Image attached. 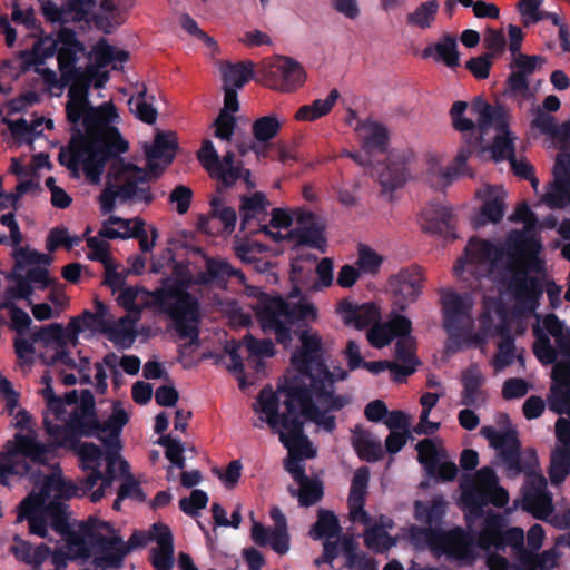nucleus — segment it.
Returning a JSON list of instances; mask_svg holds the SVG:
<instances>
[{"instance_id": "nucleus-57", "label": "nucleus", "mask_w": 570, "mask_h": 570, "mask_svg": "<svg viewBox=\"0 0 570 570\" xmlns=\"http://www.w3.org/2000/svg\"><path fill=\"white\" fill-rule=\"evenodd\" d=\"M543 202L550 208H564L570 205V181L556 179L550 184L543 196Z\"/></svg>"}, {"instance_id": "nucleus-49", "label": "nucleus", "mask_w": 570, "mask_h": 570, "mask_svg": "<svg viewBox=\"0 0 570 570\" xmlns=\"http://www.w3.org/2000/svg\"><path fill=\"white\" fill-rule=\"evenodd\" d=\"M137 337V331L132 321L121 318L117 323L109 321V342L118 350H127L132 346Z\"/></svg>"}, {"instance_id": "nucleus-46", "label": "nucleus", "mask_w": 570, "mask_h": 570, "mask_svg": "<svg viewBox=\"0 0 570 570\" xmlns=\"http://www.w3.org/2000/svg\"><path fill=\"white\" fill-rule=\"evenodd\" d=\"M342 534V528L334 512L320 509L317 520L309 530L313 540L332 539Z\"/></svg>"}, {"instance_id": "nucleus-29", "label": "nucleus", "mask_w": 570, "mask_h": 570, "mask_svg": "<svg viewBox=\"0 0 570 570\" xmlns=\"http://www.w3.org/2000/svg\"><path fill=\"white\" fill-rule=\"evenodd\" d=\"M232 277L237 278L240 284H245V274L222 258H207L205 272L198 276L200 284H215L218 287H225Z\"/></svg>"}, {"instance_id": "nucleus-48", "label": "nucleus", "mask_w": 570, "mask_h": 570, "mask_svg": "<svg viewBox=\"0 0 570 570\" xmlns=\"http://www.w3.org/2000/svg\"><path fill=\"white\" fill-rule=\"evenodd\" d=\"M146 292L138 287H127L118 295L117 302L124 309L138 318L145 307H153L151 304H146V302H151V295L145 294Z\"/></svg>"}, {"instance_id": "nucleus-33", "label": "nucleus", "mask_w": 570, "mask_h": 570, "mask_svg": "<svg viewBox=\"0 0 570 570\" xmlns=\"http://www.w3.org/2000/svg\"><path fill=\"white\" fill-rule=\"evenodd\" d=\"M491 501V492L474 482L463 485L462 502L469 511V515L475 519L487 518L492 510L485 513V507Z\"/></svg>"}, {"instance_id": "nucleus-45", "label": "nucleus", "mask_w": 570, "mask_h": 570, "mask_svg": "<svg viewBox=\"0 0 570 570\" xmlns=\"http://www.w3.org/2000/svg\"><path fill=\"white\" fill-rule=\"evenodd\" d=\"M268 206V199L261 191H256L250 196H243L240 204V230L247 232L252 220L256 219L258 215H264Z\"/></svg>"}, {"instance_id": "nucleus-38", "label": "nucleus", "mask_w": 570, "mask_h": 570, "mask_svg": "<svg viewBox=\"0 0 570 570\" xmlns=\"http://www.w3.org/2000/svg\"><path fill=\"white\" fill-rule=\"evenodd\" d=\"M259 322L265 332L272 331L275 334L276 342L282 344L284 347L291 345L293 337L289 324L284 320L282 315L276 314L271 306H266L261 315Z\"/></svg>"}, {"instance_id": "nucleus-15", "label": "nucleus", "mask_w": 570, "mask_h": 570, "mask_svg": "<svg viewBox=\"0 0 570 570\" xmlns=\"http://www.w3.org/2000/svg\"><path fill=\"white\" fill-rule=\"evenodd\" d=\"M104 334H107V306L97 301L95 312L86 309L81 315L72 317L63 327L61 335L63 350L77 347L80 335L85 338H94Z\"/></svg>"}, {"instance_id": "nucleus-9", "label": "nucleus", "mask_w": 570, "mask_h": 570, "mask_svg": "<svg viewBox=\"0 0 570 570\" xmlns=\"http://www.w3.org/2000/svg\"><path fill=\"white\" fill-rule=\"evenodd\" d=\"M31 417L24 410L14 414V426L19 429L12 440L7 441L0 452V485L10 487V479L22 476L29 471L28 460L46 463L53 453L52 442L43 444L30 426Z\"/></svg>"}, {"instance_id": "nucleus-1", "label": "nucleus", "mask_w": 570, "mask_h": 570, "mask_svg": "<svg viewBox=\"0 0 570 570\" xmlns=\"http://www.w3.org/2000/svg\"><path fill=\"white\" fill-rule=\"evenodd\" d=\"M78 495V488L62 478L59 468L35 481V489L18 505L17 521L27 520L30 533L46 538L48 529L65 537L66 551H51L52 570H63L67 560H90L82 570H107V528L104 522L89 519L76 527L68 522L66 502Z\"/></svg>"}, {"instance_id": "nucleus-19", "label": "nucleus", "mask_w": 570, "mask_h": 570, "mask_svg": "<svg viewBox=\"0 0 570 570\" xmlns=\"http://www.w3.org/2000/svg\"><path fill=\"white\" fill-rule=\"evenodd\" d=\"M82 50L76 35L70 30H61L57 40H52L49 48L45 52V57H52L57 53V60L61 77L69 81L78 76L76 63L78 53Z\"/></svg>"}, {"instance_id": "nucleus-2", "label": "nucleus", "mask_w": 570, "mask_h": 570, "mask_svg": "<svg viewBox=\"0 0 570 570\" xmlns=\"http://www.w3.org/2000/svg\"><path fill=\"white\" fill-rule=\"evenodd\" d=\"M47 387L43 397L47 411L43 414V424L56 448L73 450L79 456L83 470L89 471L85 479V489L91 490L98 481L99 488L91 493V501H99L107 487V478L99 470L107 461V452L94 443L80 442L82 436H97L102 445L107 446V423H101L96 414L95 399L89 391H82L80 400L76 391L68 392L65 400L56 397L53 389L49 386L50 377H43Z\"/></svg>"}, {"instance_id": "nucleus-30", "label": "nucleus", "mask_w": 570, "mask_h": 570, "mask_svg": "<svg viewBox=\"0 0 570 570\" xmlns=\"http://www.w3.org/2000/svg\"><path fill=\"white\" fill-rule=\"evenodd\" d=\"M493 335L500 336V341L497 344V353L493 356L492 365L495 372H501L512 365L515 360V340L505 320L494 327Z\"/></svg>"}, {"instance_id": "nucleus-34", "label": "nucleus", "mask_w": 570, "mask_h": 570, "mask_svg": "<svg viewBox=\"0 0 570 570\" xmlns=\"http://www.w3.org/2000/svg\"><path fill=\"white\" fill-rule=\"evenodd\" d=\"M472 112L478 115V125H475V136H480L483 139V135L487 134L491 126H495L497 129H505L508 126L504 120L503 111L499 108H493L490 104L478 99L472 104Z\"/></svg>"}, {"instance_id": "nucleus-13", "label": "nucleus", "mask_w": 570, "mask_h": 570, "mask_svg": "<svg viewBox=\"0 0 570 570\" xmlns=\"http://www.w3.org/2000/svg\"><path fill=\"white\" fill-rule=\"evenodd\" d=\"M543 327H533L534 356L542 365L566 363L570 366V328L553 313L544 316Z\"/></svg>"}, {"instance_id": "nucleus-21", "label": "nucleus", "mask_w": 570, "mask_h": 570, "mask_svg": "<svg viewBox=\"0 0 570 570\" xmlns=\"http://www.w3.org/2000/svg\"><path fill=\"white\" fill-rule=\"evenodd\" d=\"M443 327L450 336L458 334L470 321L471 303L452 289L441 291Z\"/></svg>"}, {"instance_id": "nucleus-64", "label": "nucleus", "mask_w": 570, "mask_h": 570, "mask_svg": "<svg viewBox=\"0 0 570 570\" xmlns=\"http://www.w3.org/2000/svg\"><path fill=\"white\" fill-rule=\"evenodd\" d=\"M134 4L135 0H109V35L126 22Z\"/></svg>"}, {"instance_id": "nucleus-24", "label": "nucleus", "mask_w": 570, "mask_h": 570, "mask_svg": "<svg viewBox=\"0 0 570 570\" xmlns=\"http://www.w3.org/2000/svg\"><path fill=\"white\" fill-rule=\"evenodd\" d=\"M368 481L370 469L367 466L358 468L353 475L347 499L351 520L363 525L371 523V517L364 509Z\"/></svg>"}, {"instance_id": "nucleus-40", "label": "nucleus", "mask_w": 570, "mask_h": 570, "mask_svg": "<svg viewBox=\"0 0 570 570\" xmlns=\"http://www.w3.org/2000/svg\"><path fill=\"white\" fill-rule=\"evenodd\" d=\"M11 552L18 560L31 566L36 570H38L50 556V549L45 543L33 547L28 541L17 538L14 539V544L11 547Z\"/></svg>"}, {"instance_id": "nucleus-22", "label": "nucleus", "mask_w": 570, "mask_h": 570, "mask_svg": "<svg viewBox=\"0 0 570 570\" xmlns=\"http://www.w3.org/2000/svg\"><path fill=\"white\" fill-rule=\"evenodd\" d=\"M547 404L551 412L570 414V366L556 363L551 370V384L547 395Z\"/></svg>"}, {"instance_id": "nucleus-26", "label": "nucleus", "mask_w": 570, "mask_h": 570, "mask_svg": "<svg viewBox=\"0 0 570 570\" xmlns=\"http://www.w3.org/2000/svg\"><path fill=\"white\" fill-rule=\"evenodd\" d=\"M274 87L284 92H291L302 87L306 73L298 61L289 57H278L271 71Z\"/></svg>"}, {"instance_id": "nucleus-60", "label": "nucleus", "mask_w": 570, "mask_h": 570, "mask_svg": "<svg viewBox=\"0 0 570 570\" xmlns=\"http://www.w3.org/2000/svg\"><path fill=\"white\" fill-rule=\"evenodd\" d=\"M244 348L247 353L246 358L272 357L275 355L274 343L271 338L257 340L250 333L243 337Z\"/></svg>"}, {"instance_id": "nucleus-20", "label": "nucleus", "mask_w": 570, "mask_h": 570, "mask_svg": "<svg viewBox=\"0 0 570 570\" xmlns=\"http://www.w3.org/2000/svg\"><path fill=\"white\" fill-rule=\"evenodd\" d=\"M285 239L292 243V248L295 250L301 247H309L325 253L327 247L324 226L315 220L313 213L302 217L298 225L288 230Z\"/></svg>"}, {"instance_id": "nucleus-5", "label": "nucleus", "mask_w": 570, "mask_h": 570, "mask_svg": "<svg viewBox=\"0 0 570 570\" xmlns=\"http://www.w3.org/2000/svg\"><path fill=\"white\" fill-rule=\"evenodd\" d=\"M72 125L71 139L61 149L59 161L76 176L83 170L86 179L98 185L107 165V102L94 108L85 86L72 85L66 105Z\"/></svg>"}, {"instance_id": "nucleus-11", "label": "nucleus", "mask_w": 570, "mask_h": 570, "mask_svg": "<svg viewBox=\"0 0 570 570\" xmlns=\"http://www.w3.org/2000/svg\"><path fill=\"white\" fill-rule=\"evenodd\" d=\"M541 247L540 240L525 232H514L508 237L507 255L512 262L510 268L514 269L513 263L522 266L515 272L512 279V288L519 298L535 302L542 295L539 279L528 276V272L540 273L543 271L544 263L539 257Z\"/></svg>"}, {"instance_id": "nucleus-56", "label": "nucleus", "mask_w": 570, "mask_h": 570, "mask_svg": "<svg viewBox=\"0 0 570 570\" xmlns=\"http://www.w3.org/2000/svg\"><path fill=\"white\" fill-rule=\"evenodd\" d=\"M282 126L275 115H267L257 118L252 125L254 138L259 142H267L275 138Z\"/></svg>"}, {"instance_id": "nucleus-27", "label": "nucleus", "mask_w": 570, "mask_h": 570, "mask_svg": "<svg viewBox=\"0 0 570 570\" xmlns=\"http://www.w3.org/2000/svg\"><path fill=\"white\" fill-rule=\"evenodd\" d=\"M411 158L410 153L402 151L401 154H392L387 163L381 165L379 184L383 193H393L405 184L409 176L406 165Z\"/></svg>"}, {"instance_id": "nucleus-59", "label": "nucleus", "mask_w": 570, "mask_h": 570, "mask_svg": "<svg viewBox=\"0 0 570 570\" xmlns=\"http://www.w3.org/2000/svg\"><path fill=\"white\" fill-rule=\"evenodd\" d=\"M503 95L509 99L522 98L528 100L533 97L528 78L515 71L507 78Z\"/></svg>"}, {"instance_id": "nucleus-42", "label": "nucleus", "mask_w": 570, "mask_h": 570, "mask_svg": "<svg viewBox=\"0 0 570 570\" xmlns=\"http://www.w3.org/2000/svg\"><path fill=\"white\" fill-rule=\"evenodd\" d=\"M45 126L51 129L53 127L52 120H46L43 117H38L30 122L24 118L9 122L11 134L17 139L29 144L42 135Z\"/></svg>"}, {"instance_id": "nucleus-31", "label": "nucleus", "mask_w": 570, "mask_h": 570, "mask_svg": "<svg viewBox=\"0 0 570 570\" xmlns=\"http://www.w3.org/2000/svg\"><path fill=\"white\" fill-rule=\"evenodd\" d=\"M268 306L276 311V314L282 315L284 320L292 325L298 322L315 321L317 318V308L305 298H301L296 303L277 298Z\"/></svg>"}, {"instance_id": "nucleus-7", "label": "nucleus", "mask_w": 570, "mask_h": 570, "mask_svg": "<svg viewBox=\"0 0 570 570\" xmlns=\"http://www.w3.org/2000/svg\"><path fill=\"white\" fill-rule=\"evenodd\" d=\"M480 433L498 451L509 476H517L522 472L529 473L523 490L522 509L538 520L547 519L553 511L552 497L548 491L546 478L532 473L538 463L535 450L529 449L527 459L522 460L521 443L514 429L500 432L489 425L483 426Z\"/></svg>"}, {"instance_id": "nucleus-23", "label": "nucleus", "mask_w": 570, "mask_h": 570, "mask_svg": "<svg viewBox=\"0 0 570 570\" xmlns=\"http://www.w3.org/2000/svg\"><path fill=\"white\" fill-rule=\"evenodd\" d=\"M421 226L425 233L444 239L455 240V224L452 208L440 204H430L421 213Z\"/></svg>"}, {"instance_id": "nucleus-54", "label": "nucleus", "mask_w": 570, "mask_h": 570, "mask_svg": "<svg viewBox=\"0 0 570 570\" xmlns=\"http://www.w3.org/2000/svg\"><path fill=\"white\" fill-rule=\"evenodd\" d=\"M154 99V95L147 94L146 85L141 83L140 88L136 91L135 109L130 107L136 118L148 125L155 124L158 116L157 109L151 104Z\"/></svg>"}, {"instance_id": "nucleus-17", "label": "nucleus", "mask_w": 570, "mask_h": 570, "mask_svg": "<svg viewBox=\"0 0 570 570\" xmlns=\"http://www.w3.org/2000/svg\"><path fill=\"white\" fill-rule=\"evenodd\" d=\"M423 272L416 265L401 268L389 279L394 297V306L399 312H405L407 306L417 301L423 289Z\"/></svg>"}, {"instance_id": "nucleus-14", "label": "nucleus", "mask_w": 570, "mask_h": 570, "mask_svg": "<svg viewBox=\"0 0 570 570\" xmlns=\"http://www.w3.org/2000/svg\"><path fill=\"white\" fill-rule=\"evenodd\" d=\"M466 109L468 104L461 100L455 101L450 109L453 128L463 132L464 144L460 147L454 158L455 166L448 167L442 171V177L446 183H451L458 176V169L464 166L469 157L481 148L482 145V138L475 136V122L464 117Z\"/></svg>"}, {"instance_id": "nucleus-62", "label": "nucleus", "mask_w": 570, "mask_h": 570, "mask_svg": "<svg viewBox=\"0 0 570 570\" xmlns=\"http://www.w3.org/2000/svg\"><path fill=\"white\" fill-rule=\"evenodd\" d=\"M499 131L501 132L494 137L493 142L490 147L492 158L495 161L504 159L510 160L515 156V150L513 140L510 137V131L508 130V126L505 127V129H499Z\"/></svg>"}, {"instance_id": "nucleus-28", "label": "nucleus", "mask_w": 570, "mask_h": 570, "mask_svg": "<svg viewBox=\"0 0 570 570\" xmlns=\"http://www.w3.org/2000/svg\"><path fill=\"white\" fill-rule=\"evenodd\" d=\"M361 136V146L364 154H384L389 147L390 135L387 128L377 121L364 120L355 128Z\"/></svg>"}, {"instance_id": "nucleus-53", "label": "nucleus", "mask_w": 570, "mask_h": 570, "mask_svg": "<svg viewBox=\"0 0 570 570\" xmlns=\"http://www.w3.org/2000/svg\"><path fill=\"white\" fill-rule=\"evenodd\" d=\"M299 490H295L293 487L288 488L289 493L293 497L298 498V502L302 507H311L317 503L323 494V484L320 480H313L308 476L297 482Z\"/></svg>"}, {"instance_id": "nucleus-12", "label": "nucleus", "mask_w": 570, "mask_h": 570, "mask_svg": "<svg viewBox=\"0 0 570 570\" xmlns=\"http://www.w3.org/2000/svg\"><path fill=\"white\" fill-rule=\"evenodd\" d=\"M301 350L291 357V364L296 374L285 380L281 386H295L296 384L313 385L325 381L345 380L347 372L343 371L338 377L328 370L322 356V342L318 335L308 334L307 331L301 334Z\"/></svg>"}, {"instance_id": "nucleus-50", "label": "nucleus", "mask_w": 570, "mask_h": 570, "mask_svg": "<svg viewBox=\"0 0 570 570\" xmlns=\"http://www.w3.org/2000/svg\"><path fill=\"white\" fill-rule=\"evenodd\" d=\"M254 63L252 61H240L237 63H227L223 70L224 86L235 89L243 88L254 76Z\"/></svg>"}, {"instance_id": "nucleus-41", "label": "nucleus", "mask_w": 570, "mask_h": 570, "mask_svg": "<svg viewBox=\"0 0 570 570\" xmlns=\"http://www.w3.org/2000/svg\"><path fill=\"white\" fill-rule=\"evenodd\" d=\"M357 550L358 542L353 537L342 538V554L345 558V567L348 570H377V561L365 553H358Z\"/></svg>"}, {"instance_id": "nucleus-6", "label": "nucleus", "mask_w": 570, "mask_h": 570, "mask_svg": "<svg viewBox=\"0 0 570 570\" xmlns=\"http://www.w3.org/2000/svg\"><path fill=\"white\" fill-rule=\"evenodd\" d=\"M62 332L63 326L61 324L52 323L31 333L17 334L14 351L20 365H30L36 353H39L42 362L50 366V370L41 377L45 384L42 391L47 387V383L43 381L46 375H49V386L52 389L53 375H57L66 386H71L77 383H92V374L95 373L97 386L104 392L106 389L104 364H107V355L101 358V362L95 363L94 367L88 357H72L70 351L63 350Z\"/></svg>"}, {"instance_id": "nucleus-18", "label": "nucleus", "mask_w": 570, "mask_h": 570, "mask_svg": "<svg viewBox=\"0 0 570 570\" xmlns=\"http://www.w3.org/2000/svg\"><path fill=\"white\" fill-rule=\"evenodd\" d=\"M421 531L431 546L440 547L455 559H465L472 556L474 538L461 528L449 532L439 528H424Z\"/></svg>"}, {"instance_id": "nucleus-55", "label": "nucleus", "mask_w": 570, "mask_h": 570, "mask_svg": "<svg viewBox=\"0 0 570 570\" xmlns=\"http://www.w3.org/2000/svg\"><path fill=\"white\" fill-rule=\"evenodd\" d=\"M13 247V258L18 268H31L40 265H50L51 257L48 254L40 253L29 246L11 245Z\"/></svg>"}, {"instance_id": "nucleus-16", "label": "nucleus", "mask_w": 570, "mask_h": 570, "mask_svg": "<svg viewBox=\"0 0 570 570\" xmlns=\"http://www.w3.org/2000/svg\"><path fill=\"white\" fill-rule=\"evenodd\" d=\"M415 449L417 451V460L430 479L450 482L456 478V464L446 460V451L443 448H439L432 439L421 440Z\"/></svg>"}, {"instance_id": "nucleus-43", "label": "nucleus", "mask_w": 570, "mask_h": 570, "mask_svg": "<svg viewBox=\"0 0 570 570\" xmlns=\"http://www.w3.org/2000/svg\"><path fill=\"white\" fill-rule=\"evenodd\" d=\"M340 98V91L332 89L325 99H315L311 105H303L295 114L298 121H315L331 112Z\"/></svg>"}, {"instance_id": "nucleus-4", "label": "nucleus", "mask_w": 570, "mask_h": 570, "mask_svg": "<svg viewBox=\"0 0 570 570\" xmlns=\"http://www.w3.org/2000/svg\"><path fill=\"white\" fill-rule=\"evenodd\" d=\"M173 131L157 130L153 142L145 144L146 167L122 157L129 142L120 130L109 125V212L115 202L149 205L155 199L149 183L157 180L171 165L178 150Z\"/></svg>"}, {"instance_id": "nucleus-58", "label": "nucleus", "mask_w": 570, "mask_h": 570, "mask_svg": "<svg viewBox=\"0 0 570 570\" xmlns=\"http://www.w3.org/2000/svg\"><path fill=\"white\" fill-rule=\"evenodd\" d=\"M364 543L367 548L382 553L394 547L396 544V540L382 527L374 525L365 531Z\"/></svg>"}, {"instance_id": "nucleus-37", "label": "nucleus", "mask_w": 570, "mask_h": 570, "mask_svg": "<svg viewBox=\"0 0 570 570\" xmlns=\"http://www.w3.org/2000/svg\"><path fill=\"white\" fill-rule=\"evenodd\" d=\"M212 219H219L224 226V230L232 233L235 229L237 214L233 207L224 206L222 199L213 198L210 200V217L205 215L199 216L198 229L212 234L209 229Z\"/></svg>"}, {"instance_id": "nucleus-36", "label": "nucleus", "mask_w": 570, "mask_h": 570, "mask_svg": "<svg viewBox=\"0 0 570 570\" xmlns=\"http://www.w3.org/2000/svg\"><path fill=\"white\" fill-rule=\"evenodd\" d=\"M91 228L88 227L83 233L87 240V257L91 261H98L104 266L101 275V285H107V220H102L96 236H90Z\"/></svg>"}, {"instance_id": "nucleus-51", "label": "nucleus", "mask_w": 570, "mask_h": 570, "mask_svg": "<svg viewBox=\"0 0 570 570\" xmlns=\"http://www.w3.org/2000/svg\"><path fill=\"white\" fill-rule=\"evenodd\" d=\"M570 473V445H561L551 453L549 478L553 484L562 483Z\"/></svg>"}, {"instance_id": "nucleus-3", "label": "nucleus", "mask_w": 570, "mask_h": 570, "mask_svg": "<svg viewBox=\"0 0 570 570\" xmlns=\"http://www.w3.org/2000/svg\"><path fill=\"white\" fill-rule=\"evenodd\" d=\"M335 382L325 381L313 385L296 384L295 386H278L284 394L285 412L279 413V397L271 386L261 390L257 396L258 407L266 415V423L272 429L282 428L279 441L285 448L305 449V458H314L315 450L304 434L303 416L315 423L324 431L332 433L336 429V419L332 412H338L350 403L347 395L335 394Z\"/></svg>"}, {"instance_id": "nucleus-47", "label": "nucleus", "mask_w": 570, "mask_h": 570, "mask_svg": "<svg viewBox=\"0 0 570 570\" xmlns=\"http://www.w3.org/2000/svg\"><path fill=\"white\" fill-rule=\"evenodd\" d=\"M353 446L358 458L366 462H377L384 456L381 442L372 440L367 431H355Z\"/></svg>"}, {"instance_id": "nucleus-25", "label": "nucleus", "mask_w": 570, "mask_h": 570, "mask_svg": "<svg viewBox=\"0 0 570 570\" xmlns=\"http://www.w3.org/2000/svg\"><path fill=\"white\" fill-rule=\"evenodd\" d=\"M504 256V250L489 240L471 238L465 247L464 255L461 256L454 266L455 274H461L465 264L479 265L487 263H497Z\"/></svg>"}, {"instance_id": "nucleus-63", "label": "nucleus", "mask_w": 570, "mask_h": 570, "mask_svg": "<svg viewBox=\"0 0 570 570\" xmlns=\"http://www.w3.org/2000/svg\"><path fill=\"white\" fill-rule=\"evenodd\" d=\"M117 492L120 500H131L138 503H144L147 500L140 481L134 474L121 479Z\"/></svg>"}, {"instance_id": "nucleus-52", "label": "nucleus", "mask_w": 570, "mask_h": 570, "mask_svg": "<svg viewBox=\"0 0 570 570\" xmlns=\"http://www.w3.org/2000/svg\"><path fill=\"white\" fill-rule=\"evenodd\" d=\"M440 9L439 0H428L420 3L415 10L406 16V23L422 30L432 27Z\"/></svg>"}, {"instance_id": "nucleus-10", "label": "nucleus", "mask_w": 570, "mask_h": 570, "mask_svg": "<svg viewBox=\"0 0 570 570\" xmlns=\"http://www.w3.org/2000/svg\"><path fill=\"white\" fill-rule=\"evenodd\" d=\"M145 294L151 295L149 304L160 313L166 314L175 324V331L180 340L189 338L188 343L179 346V353L190 346L199 345V311L198 298L178 284L157 288ZM148 304V302H146Z\"/></svg>"}, {"instance_id": "nucleus-32", "label": "nucleus", "mask_w": 570, "mask_h": 570, "mask_svg": "<svg viewBox=\"0 0 570 570\" xmlns=\"http://www.w3.org/2000/svg\"><path fill=\"white\" fill-rule=\"evenodd\" d=\"M431 57L436 61H442L451 69L456 68L460 65L456 38L450 33H444L439 42L425 47L422 51V58Z\"/></svg>"}, {"instance_id": "nucleus-44", "label": "nucleus", "mask_w": 570, "mask_h": 570, "mask_svg": "<svg viewBox=\"0 0 570 570\" xmlns=\"http://www.w3.org/2000/svg\"><path fill=\"white\" fill-rule=\"evenodd\" d=\"M446 512V502L440 497L434 498L430 502L420 500L414 503L415 519L422 523H426L428 528H438L442 522Z\"/></svg>"}, {"instance_id": "nucleus-35", "label": "nucleus", "mask_w": 570, "mask_h": 570, "mask_svg": "<svg viewBox=\"0 0 570 570\" xmlns=\"http://www.w3.org/2000/svg\"><path fill=\"white\" fill-rule=\"evenodd\" d=\"M484 376L480 368L473 364L469 366L462 373V400L461 404L465 406H476L479 405V400L484 402V392L481 390L484 384Z\"/></svg>"}, {"instance_id": "nucleus-39", "label": "nucleus", "mask_w": 570, "mask_h": 570, "mask_svg": "<svg viewBox=\"0 0 570 570\" xmlns=\"http://www.w3.org/2000/svg\"><path fill=\"white\" fill-rule=\"evenodd\" d=\"M11 552L18 560L31 566L36 570H38L50 556V549L45 543L33 547L28 541L17 538L14 539V544L11 547Z\"/></svg>"}, {"instance_id": "nucleus-61", "label": "nucleus", "mask_w": 570, "mask_h": 570, "mask_svg": "<svg viewBox=\"0 0 570 570\" xmlns=\"http://www.w3.org/2000/svg\"><path fill=\"white\" fill-rule=\"evenodd\" d=\"M81 239L79 236H70L66 227H55L48 234L46 248L49 252H55L58 247L71 250L81 243Z\"/></svg>"}, {"instance_id": "nucleus-8", "label": "nucleus", "mask_w": 570, "mask_h": 570, "mask_svg": "<svg viewBox=\"0 0 570 570\" xmlns=\"http://www.w3.org/2000/svg\"><path fill=\"white\" fill-rule=\"evenodd\" d=\"M476 544L489 550L505 551L511 548L512 554L520 566L528 570H548L544 556L537 557L544 539V530L540 524H533L527 533L528 547H524V531L519 527L508 528V520L499 512H490L474 534Z\"/></svg>"}]
</instances>
